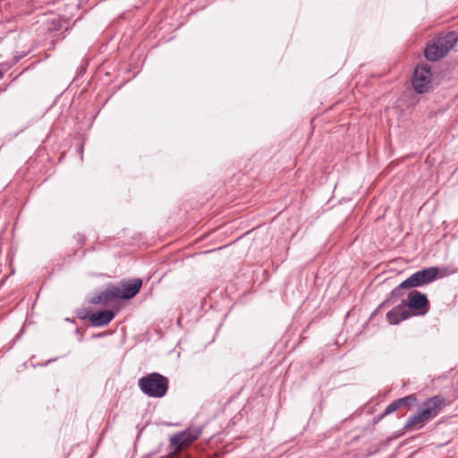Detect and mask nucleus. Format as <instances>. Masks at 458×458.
Wrapping results in <instances>:
<instances>
[{
	"mask_svg": "<svg viewBox=\"0 0 458 458\" xmlns=\"http://www.w3.org/2000/svg\"><path fill=\"white\" fill-rule=\"evenodd\" d=\"M458 41V34L451 31L437 37L432 44L425 49V57L429 61H436L446 55Z\"/></svg>",
	"mask_w": 458,
	"mask_h": 458,
	"instance_id": "nucleus-2",
	"label": "nucleus"
},
{
	"mask_svg": "<svg viewBox=\"0 0 458 458\" xmlns=\"http://www.w3.org/2000/svg\"><path fill=\"white\" fill-rule=\"evenodd\" d=\"M141 285L142 281L139 278L123 283L121 287H116L118 290L117 298L131 299L140 292Z\"/></svg>",
	"mask_w": 458,
	"mask_h": 458,
	"instance_id": "nucleus-8",
	"label": "nucleus"
},
{
	"mask_svg": "<svg viewBox=\"0 0 458 458\" xmlns=\"http://www.w3.org/2000/svg\"><path fill=\"white\" fill-rule=\"evenodd\" d=\"M114 318L112 310H101L92 313L89 316V321L95 327H102L107 325Z\"/></svg>",
	"mask_w": 458,
	"mask_h": 458,
	"instance_id": "nucleus-11",
	"label": "nucleus"
},
{
	"mask_svg": "<svg viewBox=\"0 0 458 458\" xmlns=\"http://www.w3.org/2000/svg\"><path fill=\"white\" fill-rule=\"evenodd\" d=\"M409 317L410 312L406 308L405 301H403L386 314V318L390 324H398Z\"/></svg>",
	"mask_w": 458,
	"mask_h": 458,
	"instance_id": "nucleus-9",
	"label": "nucleus"
},
{
	"mask_svg": "<svg viewBox=\"0 0 458 458\" xmlns=\"http://www.w3.org/2000/svg\"><path fill=\"white\" fill-rule=\"evenodd\" d=\"M118 290L116 286L110 285L104 292L96 293L92 296L90 302L93 304H107L111 301L117 298Z\"/></svg>",
	"mask_w": 458,
	"mask_h": 458,
	"instance_id": "nucleus-10",
	"label": "nucleus"
},
{
	"mask_svg": "<svg viewBox=\"0 0 458 458\" xmlns=\"http://www.w3.org/2000/svg\"><path fill=\"white\" fill-rule=\"evenodd\" d=\"M201 430L197 428H190L186 430L174 434L170 437L171 445L175 448L174 452L170 454L169 458H174V454L182 448L193 443L199 437Z\"/></svg>",
	"mask_w": 458,
	"mask_h": 458,
	"instance_id": "nucleus-4",
	"label": "nucleus"
},
{
	"mask_svg": "<svg viewBox=\"0 0 458 458\" xmlns=\"http://www.w3.org/2000/svg\"><path fill=\"white\" fill-rule=\"evenodd\" d=\"M445 404V398L436 395L424 402L419 411L423 415L427 421H428L438 415Z\"/></svg>",
	"mask_w": 458,
	"mask_h": 458,
	"instance_id": "nucleus-7",
	"label": "nucleus"
},
{
	"mask_svg": "<svg viewBox=\"0 0 458 458\" xmlns=\"http://www.w3.org/2000/svg\"><path fill=\"white\" fill-rule=\"evenodd\" d=\"M406 308L412 310L416 315H425L429 310V301L424 293L412 291L408 295Z\"/></svg>",
	"mask_w": 458,
	"mask_h": 458,
	"instance_id": "nucleus-6",
	"label": "nucleus"
},
{
	"mask_svg": "<svg viewBox=\"0 0 458 458\" xmlns=\"http://www.w3.org/2000/svg\"><path fill=\"white\" fill-rule=\"evenodd\" d=\"M3 76V73L0 72V78Z\"/></svg>",
	"mask_w": 458,
	"mask_h": 458,
	"instance_id": "nucleus-14",
	"label": "nucleus"
},
{
	"mask_svg": "<svg viewBox=\"0 0 458 458\" xmlns=\"http://www.w3.org/2000/svg\"><path fill=\"white\" fill-rule=\"evenodd\" d=\"M141 392L148 397L161 398L168 390L169 380L166 377L157 373H149L138 381Z\"/></svg>",
	"mask_w": 458,
	"mask_h": 458,
	"instance_id": "nucleus-1",
	"label": "nucleus"
},
{
	"mask_svg": "<svg viewBox=\"0 0 458 458\" xmlns=\"http://www.w3.org/2000/svg\"><path fill=\"white\" fill-rule=\"evenodd\" d=\"M432 74L428 64H421L416 67L412 79V86L416 92H427L430 87Z\"/></svg>",
	"mask_w": 458,
	"mask_h": 458,
	"instance_id": "nucleus-5",
	"label": "nucleus"
},
{
	"mask_svg": "<svg viewBox=\"0 0 458 458\" xmlns=\"http://www.w3.org/2000/svg\"><path fill=\"white\" fill-rule=\"evenodd\" d=\"M438 267H430L420 270L414 274H412L409 278L402 282L397 289L393 291V293L398 291V289H410L414 287H420L424 284H429L433 282L438 274Z\"/></svg>",
	"mask_w": 458,
	"mask_h": 458,
	"instance_id": "nucleus-3",
	"label": "nucleus"
},
{
	"mask_svg": "<svg viewBox=\"0 0 458 458\" xmlns=\"http://www.w3.org/2000/svg\"><path fill=\"white\" fill-rule=\"evenodd\" d=\"M427 420L423 417V415L418 411L413 416L410 417L404 425V428L406 429H414L420 428L425 423Z\"/></svg>",
	"mask_w": 458,
	"mask_h": 458,
	"instance_id": "nucleus-13",
	"label": "nucleus"
},
{
	"mask_svg": "<svg viewBox=\"0 0 458 458\" xmlns=\"http://www.w3.org/2000/svg\"><path fill=\"white\" fill-rule=\"evenodd\" d=\"M414 401H416V398L412 394L407 395L403 398H399L386 406V408L384 411V415L385 416L388 415V414L399 410L400 408L408 405V403L410 402H414Z\"/></svg>",
	"mask_w": 458,
	"mask_h": 458,
	"instance_id": "nucleus-12",
	"label": "nucleus"
}]
</instances>
